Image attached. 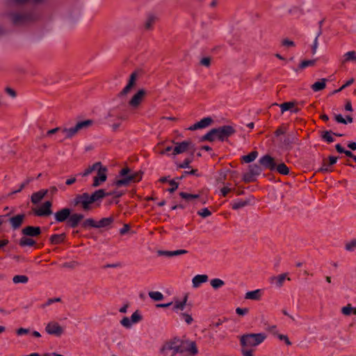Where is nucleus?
I'll use <instances>...</instances> for the list:
<instances>
[{"instance_id":"f257e3e1","label":"nucleus","mask_w":356,"mask_h":356,"mask_svg":"<svg viewBox=\"0 0 356 356\" xmlns=\"http://www.w3.org/2000/svg\"><path fill=\"white\" fill-rule=\"evenodd\" d=\"M143 172L132 171L129 168L126 167L120 170L119 177L121 179H116L113 185L117 187L127 186L130 184L139 182L143 178Z\"/></svg>"},{"instance_id":"f03ea898","label":"nucleus","mask_w":356,"mask_h":356,"mask_svg":"<svg viewBox=\"0 0 356 356\" xmlns=\"http://www.w3.org/2000/svg\"><path fill=\"white\" fill-rule=\"evenodd\" d=\"M177 353L182 356H195L198 353L196 343L190 340H181L175 338Z\"/></svg>"},{"instance_id":"7ed1b4c3","label":"nucleus","mask_w":356,"mask_h":356,"mask_svg":"<svg viewBox=\"0 0 356 356\" xmlns=\"http://www.w3.org/2000/svg\"><path fill=\"white\" fill-rule=\"evenodd\" d=\"M266 338L265 333H249L239 337L242 348L254 347L261 343Z\"/></svg>"},{"instance_id":"20e7f679","label":"nucleus","mask_w":356,"mask_h":356,"mask_svg":"<svg viewBox=\"0 0 356 356\" xmlns=\"http://www.w3.org/2000/svg\"><path fill=\"white\" fill-rule=\"evenodd\" d=\"M11 21L15 26L24 25L29 22L35 21L38 16L33 11L25 13H13L10 14Z\"/></svg>"},{"instance_id":"39448f33","label":"nucleus","mask_w":356,"mask_h":356,"mask_svg":"<svg viewBox=\"0 0 356 356\" xmlns=\"http://www.w3.org/2000/svg\"><path fill=\"white\" fill-rule=\"evenodd\" d=\"M215 140L220 142L227 141L228 138L236 133V129L231 125H224L213 129Z\"/></svg>"},{"instance_id":"423d86ee","label":"nucleus","mask_w":356,"mask_h":356,"mask_svg":"<svg viewBox=\"0 0 356 356\" xmlns=\"http://www.w3.org/2000/svg\"><path fill=\"white\" fill-rule=\"evenodd\" d=\"M92 203L90 200L89 193H83L76 195L71 202V205L81 207L83 211H88L92 209Z\"/></svg>"},{"instance_id":"0eeeda50","label":"nucleus","mask_w":356,"mask_h":356,"mask_svg":"<svg viewBox=\"0 0 356 356\" xmlns=\"http://www.w3.org/2000/svg\"><path fill=\"white\" fill-rule=\"evenodd\" d=\"M96 171L97 175L94 177L93 182L92 184V187L93 188H97L101 186L107 179L108 168L106 166L103 165L101 163V165L97 168Z\"/></svg>"},{"instance_id":"6e6552de","label":"nucleus","mask_w":356,"mask_h":356,"mask_svg":"<svg viewBox=\"0 0 356 356\" xmlns=\"http://www.w3.org/2000/svg\"><path fill=\"white\" fill-rule=\"evenodd\" d=\"M188 149L195 151V145L191 140H184L181 143H177L176 146L173 148V155L179 154L186 152Z\"/></svg>"},{"instance_id":"1a4fd4ad","label":"nucleus","mask_w":356,"mask_h":356,"mask_svg":"<svg viewBox=\"0 0 356 356\" xmlns=\"http://www.w3.org/2000/svg\"><path fill=\"white\" fill-rule=\"evenodd\" d=\"M147 95V91L145 89H140L138 92L131 97V99L129 102V106L132 109H136L139 107L141 102L144 99L145 95Z\"/></svg>"},{"instance_id":"9d476101","label":"nucleus","mask_w":356,"mask_h":356,"mask_svg":"<svg viewBox=\"0 0 356 356\" xmlns=\"http://www.w3.org/2000/svg\"><path fill=\"white\" fill-rule=\"evenodd\" d=\"M52 203L51 201H46L38 209H33V213L36 216L46 217L52 214Z\"/></svg>"},{"instance_id":"9b49d317","label":"nucleus","mask_w":356,"mask_h":356,"mask_svg":"<svg viewBox=\"0 0 356 356\" xmlns=\"http://www.w3.org/2000/svg\"><path fill=\"white\" fill-rule=\"evenodd\" d=\"M259 163L264 169L275 171L276 164L275 159L269 154H265L259 159Z\"/></svg>"},{"instance_id":"f8f14e48","label":"nucleus","mask_w":356,"mask_h":356,"mask_svg":"<svg viewBox=\"0 0 356 356\" xmlns=\"http://www.w3.org/2000/svg\"><path fill=\"white\" fill-rule=\"evenodd\" d=\"M84 218V215L81 213H72L70 214L67 226L74 229L76 228Z\"/></svg>"},{"instance_id":"ddd939ff","label":"nucleus","mask_w":356,"mask_h":356,"mask_svg":"<svg viewBox=\"0 0 356 356\" xmlns=\"http://www.w3.org/2000/svg\"><path fill=\"white\" fill-rule=\"evenodd\" d=\"M161 353L163 356H175L177 354L175 339L165 343L161 350Z\"/></svg>"},{"instance_id":"4468645a","label":"nucleus","mask_w":356,"mask_h":356,"mask_svg":"<svg viewBox=\"0 0 356 356\" xmlns=\"http://www.w3.org/2000/svg\"><path fill=\"white\" fill-rule=\"evenodd\" d=\"M45 330L49 334L56 337H60L64 331L63 327L58 323L54 321L49 323L45 327Z\"/></svg>"},{"instance_id":"2eb2a0df","label":"nucleus","mask_w":356,"mask_h":356,"mask_svg":"<svg viewBox=\"0 0 356 356\" xmlns=\"http://www.w3.org/2000/svg\"><path fill=\"white\" fill-rule=\"evenodd\" d=\"M71 209L69 208H63L54 213V218L56 222H64L68 220Z\"/></svg>"},{"instance_id":"dca6fc26","label":"nucleus","mask_w":356,"mask_h":356,"mask_svg":"<svg viewBox=\"0 0 356 356\" xmlns=\"http://www.w3.org/2000/svg\"><path fill=\"white\" fill-rule=\"evenodd\" d=\"M137 73L136 72L131 74L129 81L126 86L122 89V90L118 94L119 97L124 96L127 95L131 90L135 86L136 81L137 79Z\"/></svg>"},{"instance_id":"f3484780","label":"nucleus","mask_w":356,"mask_h":356,"mask_svg":"<svg viewBox=\"0 0 356 356\" xmlns=\"http://www.w3.org/2000/svg\"><path fill=\"white\" fill-rule=\"evenodd\" d=\"M25 214L21 213L9 218L8 221L13 230L19 229L23 224L25 219Z\"/></svg>"},{"instance_id":"a211bd4d","label":"nucleus","mask_w":356,"mask_h":356,"mask_svg":"<svg viewBox=\"0 0 356 356\" xmlns=\"http://www.w3.org/2000/svg\"><path fill=\"white\" fill-rule=\"evenodd\" d=\"M41 233V228L38 226H27L22 229V234L29 237L38 236Z\"/></svg>"},{"instance_id":"6ab92c4d","label":"nucleus","mask_w":356,"mask_h":356,"mask_svg":"<svg viewBox=\"0 0 356 356\" xmlns=\"http://www.w3.org/2000/svg\"><path fill=\"white\" fill-rule=\"evenodd\" d=\"M213 122V119L211 117H207L202 119L200 121L195 123L192 126H191L188 129L191 131H195L197 129H204L209 125Z\"/></svg>"},{"instance_id":"aec40b11","label":"nucleus","mask_w":356,"mask_h":356,"mask_svg":"<svg viewBox=\"0 0 356 356\" xmlns=\"http://www.w3.org/2000/svg\"><path fill=\"white\" fill-rule=\"evenodd\" d=\"M90 200L92 204L97 203L99 206L102 200L106 197V191L104 189H99L89 194Z\"/></svg>"},{"instance_id":"412c9836","label":"nucleus","mask_w":356,"mask_h":356,"mask_svg":"<svg viewBox=\"0 0 356 356\" xmlns=\"http://www.w3.org/2000/svg\"><path fill=\"white\" fill-rule=\"evenodd\" d=\"M188 253V251L186 250H177L173 251L169 250H158L157 254L159 256H165L168 257H172L175 256H179L181 254H184Z\"/></svg>"},{"instance_id":"4be33fe9","label":"nucleus","mask_w":356,"mask_h":356,"mask_svg":"<svg viewBox=\"0 0 356 356\" xmlns=\"http://www.w3.org/2000/svg\"><path fill=\"white\" fill-rule=\"evenodd\" d=\"M287 273H282L277 276H273L270 278V282L275 284L276 287L280 288L283 286L284 281L286 279Z\"/></svg>"},{"instance_id":"5701e85b","label":"nucleus","mask_w":356,"mask_h":356,"mask_svg":"<svg viewBox=\"0 0 356 356\" xmlns=\"http://www.w3.org/2000/svg\"><path fill=\"white\" fill-rule=\"evenodd\" d=\"M188 297V294H186L181 301L175 300L174 303L172 302V310L176 313H178L179 311H183L186 305Z\"/></svg>"},{"instance_id":"b1692460","label":"nucleus","mask_w":356,"mask_h":356,"mask_svg":"<svg viewBox=\"0 0 356 356\" xmlns=\"http://www.w3.org/2000/svg\"><path fill=\"white\" fill-rule=\"evenodd\" d=\"M297 104H298L297 102L292 101V102H284L280 104L275 103L273 104V106H279L281 109V113L283 114L284 112L288 111L291 112L292 108H294L295 106H296Z\"/></svg>"},{"instance_id":"393cba45","label":"nucleus","mask_w":356,"mask_h":356,"mask_svg":"<svg viewBox=\"0 0 356 356\" xmlns=\"http://www.w3.org/2000/svg\"><path fill=\"white\" fill-rule=\"evenodd\" d=\"M47 195V191L44 189L40 190L31 195V200L33 204H37Z\"/></svg>"},{"instance_id":"a878e982","label":"nucleus","mask_w":356,"mask_h":356,"mask_svg":"<svg viewBox=\"0 0 356 356\" xmlns=\"http://www.w3.org/2000/svg\"><path fill=\"white\" fill-rule=\"evenodd\" d=\"M332 135H334V136H339V137L343 136V134H341L334 133L332 131L330 130V131H323L321 134V138L323 140L327 142L328 143H331L334 141V139Z\"/></svg>"},{"instance_id":"bb28decb","label":"nucleus","mask_w":356,"mask_h":356,"mask_svg":"<svg viewBox=\"0 0 356 356\" xmlns=\"http://www.w3.org/2000/svg\"><path fill=\"white\" fill-rule=\"evenodd\" d=\"M65 238H66L65 233H62L60 234H52L49 237V242L52 245H58V244L63 243L65 240Z\"/></svg>"},{"instance_id":"cd10ccee","label":"nucleus","mask_w":356,"mask_h":356,"mask_svg":"<svg viewBox=\"0 0 356 356\" xmlns=\"http://www.w3.org/2000/svg\"><path fill=\"white\" fill-rule=\"evenodd\" d=\"M20 247L24 248L26 246L32 247L36 245V241L29 236H22L18 242Z\"/></svg>"},{"instance_id":"c85d7f7f","label":"nucleus","mask_w":356,"mask_h":356,"mask_svg":"<svg viewBox=\"0 0 356 356\" xmlns=\"http://www.w3.org/2000/svg\"><path fill=\"white\" fill-rule=\"evenodd\" d=\"M157 20V17L152 13H149L147 16L146 20L144 24L146 30H151L153 29L154 24Z\"/></svg>"},{"instance_id":"c756f323","label":"nucleus","mask_w":356,"mask_h":356,"mask_svg":"<svg viewBox=\"0 0 356 356\" xmlns=\"http://www.w3.org/2000/svg\"><path fill=\"white\" fill-rule=\"evenodd\" d=\"M208 279L209 277L207 275H197L192 280L193 286L194 288H197L201 285V284L207 282Z\"/></svg>"},{"instance_id":"7c9ffc66","label":"nucleus","mask_w":356,"mask_h":356,"mask_svg":"<svg viewBox=\"0 0 356 356\" xmlns=\"http://www.w3.org/2000/svg\"><path fill=\"white\" fill-rule=\"evenodd\" d=\"M262 296V291L257 289L254 291H248L245 293V298L248 300H259Z\"/></svg>"},{"instance_id":"2f4dec72","label":"nucleus","mask_w":356,"mask_h":356,"mask_svg":"<svg viewBox=\"0 0 356 356\" xmlns=\"http://www.w3.org/2000/svg\"><path fill=\"white\" fill-rule=\"evenodd\" d=\"M113 222L114 218L113 216L103 218L99 221L97 222V228L108 227Z\"/></svg>"},{"instance_id":"473e14b6","label":"nucleus","mask_w":356,"mask_h":356,"mask_svg":"<svg viewBox=\"0 0 356 356\" xmlns=\"http://www.w3.org/2000/svg\"><path fill=\"white\" fill-rule=\"evenodd\" d=\"M93 124V121L92 120H86L84 121H81L76 123V124L73 127L76 133L77 134L81 129H86L90 127Z\"/></svg>"},{"instance_id":"72a5a7b5","label":"nucleus","mask_w":356,"mask_h":356,"mask_svg":"<svg viewBox=\"0 0 356 356\" xmlns=\"http://www.w3.org/2000/svg\"><path fill=\"white\" fill-rule=\"evenodd\" d=\"M298 143V138L294 135H289L283 141V145L286 147V149H291L293 144Z\"/></svg>"},{"instance_id":"f704fd0d","label":"nucleus","mask_w":356,"mask_h":356,"mask_svg":"<svg viewBox=\"0 0 356 356\" xmlns=\"http://www.w3.org/2000/svg\"><path fill=\"white\" fill-rule=\"evenodd\" d=\"M100 165V161L96 162L92 165H90L88 168H87L83 172L76 175V176L87 177L89 175H90L92 172L95 171L97 169V168L99 167Z\"/></svg>"},{"instance_id":"c9c22d12","label":"nucleus","mask_w":356,"mask_h":356,"mask_svg":"<svg viewBox=\"0 0 356 356\" xmlns=\"http://www.w3.org/2000/svg\"><path fill=\"white\" fill-rule=\"evenodd\" d=\"M275 171L282 175H287L290 172L289 167H287V165L283 162L280 163H276L275 166Z\"/></svg>"},{"instance_id":"e433bc0d","label":"nucleus","mask_w":356,"mask_h":356,"mask_svg":"<svg viewBox=\"0 0 356 356\" xmlns=\"http://www.w3.org/2000/svg\"><path fill=\"white\" fill-rule=\"evenodd\" d=\"M326 79H322L312 85L311 88L314 92H318L323 90L326 86Z\"/></svg>"},{"instance_id":"4c0bfd02","label":"nucleus","mask_w":356,"mask_h":356,"mask_svg":"<svg viewBox=\"0 0 356 356\" xmlns=\"http://www.w3.org/2000/svg\"><path fill=\"white\" fill-rule=\"evenodd\" d=\"M249 204H250V200H249V199L248 200H238L232 203V208L234 210H237V209L243 208L245 206H248Z\"/></svg>"},{"instance_id":"58836bf2","label":"nucleus","mask_w":356,"mask_h":356,"mask_svg":"<svg viewBox=\"0 0 356 356\" xmlns=\"http://www.w3.org/2000/svg\"><path fill=\"white\" fill-rule=\"evenodd\" d=\"M83 229L97 228V222L93 218H87L81 223Z\"/></svg>"},{"instance_id":"ea45409f","label":"nucleus","mask_w":356,"mask_h":356,"mask_svg":"<svg viewBox=\"0 0 356 356\" xmlns=\"http://www.w3.org/2000/svg\"><path fill=\"white\" fill-rule=\"evenodd\" d=\"M258 156V152L257 151H252L247 155L243 156L241 157L242 161L249 163L254 161Z\"/></svg>"},{"instance_id":"a19ab883","label":"nucleus","mask_w":356,"mask_h":356,"mask_svg":"<svg viewBox=\"0 0 356 356\" xmlns=\"http://www.w3.org/2000/svg\"><path fill=\"white\" fill-rule=\"evenodd\" d=\"M44 0H10L9 3L15 6L26 5L29 2L38 3L42 2Z\"/></svg>"},{"instance_id":"79ce46f5","label":"nucleus","mask_w":356,"mask_h":356,"mask_svg":"<svg viewBox=\"0 0 356 356\" xmlns=\"http://www.w3.org/2000/svg\"><path fill=\"white\" fill-rule=\"evenodd\" d=\"M57 185L58 187L56 186H50L49 188L45 189L46 191H47V194L49 193L51 196L54 195L58 192V188L63 191H65L66 190V186L64 184H57Z\"/></svg>"},{"instance_id":"37998d69","label":"nucleus","mask_w":356,"mask_h":356,"mask_svg":"<svg viewBox=\"0 0 356 356\" xmlns=\"http://www.w3.org/2000/svg\"><path fill=\"white\" fill-rule=\"evenodd\" d=\"M186 175H194L197 177L202 176V174L198 172L197 169H192L190 171H188V170L184 171L182 175L180 177H177L175 179L177 180H181L186 177Z\"/></svg>"},{"instance_id":"c03bdc74","label":"nucleus","mask_w":356,"mask_h":356,"mask_svg":"<svg viewBox=\"0 0 356 356\" xmlns=\"http://www.w3.org/2000/svg\"><path fill=\"white\" fill-rule=\"evenodd\" d=\"M248 170L250 172V174L254 175V176L259 175L262 171L260 164L259 165L257 163L249 165Z\"/></svg>"},{"instance_id":"a18cd8bd","label":"nucleus","mask_w":356,"mask_h":356,"mask_svg":"<svg viewBox=\"0 0 356 356\" xmlns=\"http://www.w3.org/2000/svg\"><path fill=\"white\" fill-rule=\"evenodd\" d=\"M349 61L356 62V52L355 51H348L343 55V60L342 63H344Z\"/></svg>"},{"instance_id":"49530a36","label":"nucleus","mask_w":356,"mask_h":356,"mask_svg":"<svg viewBox=\"0 0 356 356\" xmlns=\"http://www.w3.org/2000/svg\"><path fill=\"white\" fill-rule=\"evenodd\" d=\"M215 140H215L213 129H211L209 132H207L206 134L202 136L200 139V142H204V141L213 142Z\"/></svg>"},{"instance_id":"de8ad7c7","label":"nucleus","mask_w":356,"mask_h":356,"mask_svg":"<svg viewBox=\"0 0 356 356\" xmlns=\"http://www.w3.org/2000/svg\"><path fill=\"white\" fill-rule=\"evenodd\" d=\"M193 154H194V152L193 151V152L191 153V156L185 159L184 161L181 163L177 164V168H191L190 164L193 162Z\"/></svg>"},{"instance_id":"09e8293b","label":"nucleus","mask_w":356,"mask_h":356,"mask_svg":"<svg viewBox=\"0 0 356 356\" xmlns=\"http://www.w3.org/2000/svg\"><path fill=\"white\" fill-rule=\"evenodd\" d=\"M62 134L65 135V138H72L73 136H74L76 133L74 129V127L71 128H63L62 129Z\"/></svg>"},{"instance_id":"8fccbe9b","label":"nucleus","mask_w":356,"mask_h":356,"mask_svg":"<svg viewBox=\"0 0 356 356\" xmlns=\"http://www.w3.org/2000/svg\"><path fill=\"white\" fill-rule=\"evenodd\" d=\"M211 286L215 289H218L225 285V282L219 278H214L210 282Z\"/></svg>"},{"instance_id":"3c124183","label":"nucleus","mask_w":356,"mask_h":356,"mask_svg":"<svg viewBox=\"0 0 356 356\" xmlns=\"http://www.w3.org/2000/svg\"><path fill=\"white\" fill-rule=\"evenodd\" d=\"M28 281H29V277L26 275H17L14 276L13 278V282L15 284H19V283L26 284L28 282Z\"/></svg>"},{"instance_id":"603ef678","label":"nucleus","mask_w":356,"mask_h":356,"mask_svg":"<svg viewBox=\"0 0 356 356\" xmlns=\"http://www.w3.org/2000/svg\"><path fill=\"white\" fill-rule=\"evenodd\" d=\"M179 195L186 201H191L193 199H197L200 197V195L198 194H191L185 192H180Z\"/></svg>"},{"instance_id":"864d4df0","label":"nucleus","mask_w":356,"mask_h":356,"mask_svg":"<svg viewBox=\"0 0 356 356\" xmlns=\"http://www.w3.org/2000/svg\"><path fill=\"white\" fill-rule=\"evenodd\" d=\"M149 296L155 301H160L163 299V295L159 291H150Z\"/></svg>"},{"instance_id":"5fc2aeb1","label":"nucleus","mask_w":356,"mask_h":356,"mask_svg":"<svg viewBox=\"0 0 356 356\" xmlns=\"http://www.w3.org/2000/svg\"><path fill=\"white\" fill-rule=\"evenodd\" d=\"M316 63V60H303L302 61L299 66H298V69L299 70H303L307 67H309V66H313Z\"/></svg>"},{"instance_id":"6e6d98bb","label":"nucleus","mask_w":356,"mask_h":356,"mask_svg":"<svg viewBox=\"0 0 356 356\" xmlns=\"http://www.w3.org/2000/svg\"><path fill=\"white\" fill-rule=\"evenodd\" d=\"M254 175L250 174V172L248 170V172H245L243 175V181L245 183H250L255 181L256 179L254 178Z\"/></svg>"},{"instance_id":"4d7b16f0","label":"nucleus","mask_w":356,"mask_h":356,"mask_svg":"<svg viewBox=\"0 0 356 356\" xmlns=\"http://www.w3.org/2000/svg\"><path fill=\"white\" fill-rule=\"evenodd\" d=\"M142 319L143 316L138 310H136L135 312H134L131 316V321L132 323H137L142 321Z\"/></svg>"},{"instance_id":"13d9d810","label":"nucleus","mask_w":356,"mask_h":356,"mask_svg":"<svg viewBox=\"0 0 356 356\" xmlns=\"http://www.w3.org/2000/svg\"><path fill=\"white\" fill-rule=\"evenodd\" d=\"M289 13L291 15H303L305 14L303 9L300 7H298V6H293L291 8H290L289 10Z\"/></svg>"},{"instance_id":"bf43d9fd","label":"nucleus","mask_w":356,"mask_h":356,"mask_svg":"<svg viewBox=\"0 0 356 356\" xmlns=\"http://www.w3.org/2000/svg\"><path fill=\"white\" fill-rule=\"evenodd\" d=\"M345 248L347 251L353 252L356 249V238L351 240L346 244Z\"/></svg>"},{"instance_id":"052dcab7","label":"nucleus","mask_w":356,"mask_h":356,"mask_svg":"<svg viewBox=\"0 0 356 356\" xmlns=\"http://www.w3.org/2000/svg\"><path fill=\"white\" fill-rule=\"evenodd\" d=\"M61 301L60 298H49L47 300V302L44 304H42L40 307L41 308H45L47 306L51 305V304L54 302H59Z\"/></svg>"},{"instance_id":"680f3d73","label":"nucleus","mask_w":356,"mask_h":356,"mask_svg":"<svg viewBox=\"0 0 356 356\" xmlns=\"http://www.w3.org/2000/svg\"><path fill=\"white\" fill-rule=\"evenodd\" d=\"M353 307L350 304H348L346 306L341 308V313L345 316H350L352 314Z\"/></svg>"},{"instance_id":"e2e57ef3","label":"nucleus","mask_w":356,"mask_h":356,"mask_svg":"<svg viewBox=\"0 0 356 356\" xmlns=\"http://www.w3.org/2000/svg\"><path fill=\"white\" fill-rule=\"evenodd\" d=\"M120 323L121 325L126 327V328H131V325H132V322L131 321V318H129L128 317H124L121 321H120Z\"/></svg>"},{"instance_id":"0e129e2a","label":"nucleus","mask_w":356,"mask_h":356,"mask_svg":"<svg viewBox=\"0 0 356 356\" xmlns=\"http://www.w3.org/2000/svg\"><path fill=\"white\" fill-rule=\"evenodd\" d=\"M171 188L168 189V191L170 193H174L179 186V183L175 181V179H172L168 181Z\"/></svg>"},{"instance_id":"69168bd1","label":"nucleus","mask_w":356,"mask_h":356,"mask_svg":"<svg viewBox=\"0 0 356 356\" xmlns=\"http://www.w3.org/2000/svg\"><path fill=\"white\" fill-rule=\"evenodd\" d=\"M197 214L202 218H207L211 215V212L209 210L208 208H204L198 211Z\"/></svg>"},{"instance_id":"338daca9","label":"nucleus","mask_w":356,"mask_h":356,"mask_svg":"<svg viewBox=\"0 0 356 356\" xmlns=\"http://www.w3.org/2000/svg\"><path fill=\"white\" fill-rule=\"evenodd\" d=\"M123 195V193L118 191H111L109 192H106V197L108 196H113L115 198H119Z\"/></svg>"},{"instance_id":"774afa93","label":"nucleus","mask_w":356,"mask_h":356,"mask_svg":"<svg viewBox=\"0 0 356 356\" xmlns=\"http://www.w3.org/2000/svg\"><path fill=\"white\" fill-rule=\"evenodd\" d=\"M253 353L254 350L252 349H248L247 348H241V354L243 356H254Z\"/></svg>"}]
</instances>
